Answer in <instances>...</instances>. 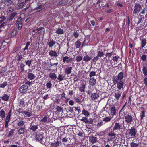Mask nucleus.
Instances as JSON below:
<instances>
[{
    "label": "nucleus",
    "mask_w": 147,
    "mask_h": 147,
    "mask_svg": "<svg viewBox=\"0 0 147 147\" xmlns=\"http://www.w3.org/2000/svg\"><path fill=\"white\" fill-rule=\"evenodd\" d=\"M28 86L26 85H23L19 88V91L21 93H25L28 90Z\"/></svg>",
    "instance_id": "nucleus-14"
},
{
    "label": "nucleus",
    "mask_w": 147,
    "mask_h": 147,
    "mask_svg": "<svg viewBox=\"0 0 147 147\" xmlns=\"http://www.w3.org/2000/svg\"><path fill=\"white\" fill-rule=\"evenodd\" d=\"M73 35L75 38H76L79 36V34L77 31H75L73 33Z\"/></svg>",
    "instance_id": "nucleus-64"
},
{
    "label": "nucleus",
    "mask_w": 147,
    "mask_h": 147,
    "mask_svg": "<svg viewBox=\"0 0 147 147\" xmlns=\"http://www.w3.org/2000/svg\"><path fill=\"white\" fill-rule=\"evenodd\" d=\"M25 62L26 65L28 66L29 67H31L32 63V59L30 60H25Z\"/></svg>",
    "instance_id": "nucleus-38"
},
{
    "label": "nucleus",
    "mask_w": 147,
    "mask_h": 147,
    "mask_svg": "<svg viewBox=\"0 0 147 147\" xmlns=\"http://www.w3.org/2000/svg\"><path fill=\"white\" fill-rule=\"evenodd\" d=\"M57 111L58 112H60L62 111V108L61 107V106H57L56 107Z\"/></svg>",
    "instance_id": "nucleus-59"
},
{
    "label": "nucleus",
    "mask_w": 147,
    "mask_h": 147,
    "mask_svg": "<svg viewBox=\"0 0 147 147\" xmlns=\"http://www.w3.org/2000/svg\"><path fill=\"white\" fill-rule=\"evenodd\" d=\"M129 134L131 136L130 138H134L136 137L137 130L135 128H134V127H131V129H128Z\"/></svg>",
    "instance_id": "nucleus-9"
},
{
    "label": "nucleus",
    "mask_w": 147,
    "mask_h": 147,
    "mask_svg": "<svg viewBox=\"0 0 147 147\" xmlns=\"http://www.w3.org/2000/svg\"><path fill=\"white\" fill-rule=\"evenodd\" d=\"M70 111L72 112H74L77 115H78L81 112L80 108L79 107H70Z\"/></svg>",
    "instance_id": "nucleus-13"
},
{
    "label": "nucleus",
    "mask_w": 147,
    "mask_h": 147,
    "mask_svg": "<svg viewBox=\"0 0 147 147\" xmlns=\"http://www.w3.org/2000/svg\"><path fill=\"white\" fill-rule=\"evenodd\" d=\"M55 44V42L51 38L48 43V45L49 47H52Z\"/></svg>",
    "instance_id": "nucleus-35"
},
{
    "label": "nucleus",
    "mask_w": 147,
    "mask_h": 147,
    "mask_svg": "<svg viewBox=\"0 0 147 147\" xmlns=\"http://www.w3.org/2000/svg\"><path fill=\"white\" fill-rule=\"evenodd\" d=\"M99 97V96L98 93H93L91 94V98L92 100H95Z\"/></svg>",
    "instance_id": "nucleus-22"
},
{
    "label": "nucleus",
    "mask_w": 147,
    "mask_h": 147,
    "mask_svg": "<svg viewBox=\"0 0 147 147\" xmlns=\"http://www.w3.org/2000/svg\"><path fill=\"white\" fill-rule=\"evenodd\" d=\"M55 32L58 34H62L64 33V31L63 29L59 28L56 30Z\"/></svg>",
    "instance_id": "nucleus-40"
},
{
    "label": "nucleus",
    "mask_w": 147,
    "mask_h": 147,
    "mask_svg": "<svg viewBox=\"0 0 147 147\" xmlns=\"http://www.w3.org/2000/svg\"><path fill=\"white\" fill-rule=\"evenodd\" d=\"M80 120L86 123H88V120L85 117H82Z\"/></svg>",
    "instance_id": "nucleus-57"
},
{
    "label": "nucleus",
    "mask_w": 147,
    "mask_h": 147,
    "mask_svg": "<svg viewBox=\"0 0 147 147\" xmlns=\"http://www.w3.org/2000/svg\"><path fill=\"white\" fill-rule=\"evenodd\" d=\"M131 147H138V144L137 143L132 142L130 143Z\"/></svg>",
    "instance_id": "nucleus-62"
},
{
    "label": "nucleus",
    "mask_w": 147,
    "mask_h": 147,
    "mask_svg": "<svg viewBox=\"0 0 147 147\" xmlns=\"http://www.w3.org/2000/svg\"><path fill=\"white\" fill-rule=\"evenodd\" d=\"M72 60V58H69V57L68 56H65L63 57V62L64 63H68L69 62H71Z\"/></svg>",
    "instance_id": "nucleus-20"
},
{
    "label": "nucleus",
    "mask_w": 147,
    "mask_h": 147,
    "mask_svg": "<svg viewBox=\"0 0 147 147\" xmlns=\"http://www.w3.org/2000/svg\"><path fill=\"white\" fill-rule=\"evenodd\" d=\"M9 98V96L7 94H5L2 97V99L5 101H7L8 100Z\"/></svg>",
    "instance_id": "nucleus-51"
},
{
    "label": "nucleus",
    "mask_w": 147,
    "mask_h": 147,
    "mask_svg": "<svg viewBox=\"0 0 147 147\" xmlns=\"http://www.w3.org/2000/svg\"><path fill=\"white\" fill-rule=\"evenodd\" d=\"M119 59H120V57L117 55V56H113L112 59L114 62H117L118 60Z\"/></svg>",
    "instance_id": "nucleus-48"
},
{
    "label": "nucleus",
    "mask_w": 147,
    "mask_h": 147,
    "mask_svg": "<svg viewBox=\"0 0 147 147\" xmlns=\"http://www.w3.org/2000/svg\"><path fill=\"white\" fill-rule=\"evenodd\" d=\"M109 115L113 117L116 114L117 109L115 106H113L109 109Z\"/></svg>",
    "instance_id": "nucleus-12"
},
{
    "label": "nucleus",
    "mask_w": 147,
    "mask_h": 147,
    "mask_svg": "<svg viewBox=\"0 0 147 147\" xmlns=\"http://www.w3.org/2000/svg\"><path fill=\"white\" fill-rule=\"evenodd\" d=\"M96 80L94 77L91 78L89 80V84L92 86H94L96 83Z\"/></svg>",
    "instance_id": "nucleus-21"
},
{
    "label": "nucleus",
    "mask_w": 147,
    "mask_h": 147,
    "mask_svg": "<svg viewBox=\"0 0 147 147\" xmlns=\"http://www.w3.org/2000/svg\"><path fill=\"white\" fill-rule=\"evenodd\" d=\"M95 55V53L94 51H90V56L87 55L84 56L83 58V60L85 62H88L92 59V57H94Z\"/></svg>",
    "instance_id": "nucleus-7"
},
{
    "label": "nucleus",
    "mask_w": 147,
    "mask_h": 147,
    "mask_svg": "<svg viewBox=\"0 0 147 147\" xmlns=\"http://www.w3.org/2000/svg\"><path fill=\"white\" fill-rule=\"evenodd\" d=\"M115 132V130L113 128L111 129L109 131L108 135L109 137H110L108 139L109 141H112L116 137Z\"/></svg>",
    "instance_id": "nucleus-5"
},
{
    "label": "nucleus",
    "mask_w": 147,
    "mask_h": 147,
    "mask_svg": "<svg viewBox=\"0 0 147 147\" xmlns=\"http://www.w3.org/2000/svg\"><path fill=\"white\" fill-rule=\"evenodd\" d=\"M122 126V125L119 123H115L114 126L113 127V128L115 130V132H116V130H120Z\"/></svg>",
    "instance_id": "nucleus-18"
},
{
    "label": "nucleus",
    "mask_w": 147,
    "mask_h": 147,
    "mask_svg": "<svg viewBox=\"0 0 147 147\" xmlns=\"http://www.w3.org/2000/svg\"><path fill=\"white\" fill-rule=\"evenodd\" d=\"M17 15V13L15 12H13L11 13L8 19L9 21H11Z\"/></svg>",
    "instance_id": "nucleus-37"
},
{
    "label": "nucleus",
    "mask_w": 147,
    "mask_h": 147,
    "mask_svg": "<svg viewBox=\"0 0 147 147\" xmlns=\"http://www.w3.org/2000/svg\"><path fill=\"white\" fill-rule=\"evenodd\" d=\"M64 76H63V75L59 74L58 76L57 79L59 80V81H61L62 80H64Z\"/></svg>",
    "instance_id": "nucleus-55"
},
{
    "label": "nucleus",
    "mask_w": 147,
    "mask_h": 147,
    "mask_svg": "<svg viewBox=\"0 0 147 147\" xmlns=\"http://www.w3.org/2000/svg\"><path fill=\"white\" fill-rule=\"evenodd\" d=\"M49 55L51 57H56L58 56L57 52L55 51L52 50L50 51Z\"/></svg>",
    "instance_id": "nucleus-27"
},
{
    "label": "nucleus",
    "mask_w": 147,
    "mask_h": 147,
    "mask_svg": "<svg viewBox=\"0 0 147 147\" xmlns=\"http://www.w3.org/2000/svg\"><path fill=\"white\" fill-rule=\"evenodd\" d=\"M25 4L24 2L20 3L18 5L17 8L18 9H20L22 8Z\"/></svg>",
    "instance_id": "nucleus-53"
},
{
    "label": "nucleus",
    "mask_w": 147,
    "mask_h": 147,
    "mask_svg": "<svg viewBox=\"0 0 147 147\" xmlns=\"http://www.w3.org/2000/svg\"><path fill=\"white\" fill-rule=\"evenodd\" d=\"M26 99V98L21 99L19 102V106H22L23 107H25L26 105L25 102Z\"/></svg>",
    "instance_id": "nucleus-26"
},
{
    "label": "nucleus",
    "mask_w": 147,
    "mask_h": 147,
    "mask_svg": "<svg viewBox=\"0 0 147 147\" xmlns=\"http://www.w3.org/2000/svg\"><path fill=\"white\" fill-rule=\"evenodd\" d=\"M25 124L24 122L22 120H18L17 121V125L18 127H22Z\"/></svg>",
    "instance_id": "nucleus-30"
},
{
    "label": "nucleus",
    "mask_w": 147,
    "mask_h": 147,
    "mask_svg": "<svg viewBox=\"0 0 147 147\" xmlns=\"http://www.w3.org/2000/svg\"><path fill=\"white\" fill-rule=\"evenodd\" d=\"M44 28L42 27H40L37 29L33 30V32L36 33H40V34H41V30Z\"/></svg>",
    "instance_id": "nucleus-34"
},
{
    "label": "nucleus",
    "mask_w": 147,
    "mask_h": 147,
    "mask_svg": "<svg viewBox=\"0 0 147 147\" xmlns=\"http://www.w3.org/2000/svg\"><path fill=\"white\" fill-rule=\"evenodd\" d=\"M124 72H121L119 73L118 75L116 76H113L112 78V81H115L116 83L119 81H122V80L124 78Z\"/></svg>",
    "instance_id": "nucleus-4"
},
{
    "label": "nucleus",
    "mask_w": 147,
    "mask_h": 147,
    "mask_svg": "<svg viewBox=\"0 0 147 147\" xmlns=\"http://www.w3.org/2000/svg\"><path fill=\"white\" fill-rule=\"evenodd\" d=\"M141 41V47L142 48H144L146 43V38H143L140 39Z\"/></svg>",
    "instance_id": "nucleus-31"
},
{
    "label": "nucleus",
    "mask_w": 147,
    "mask_h": 147,
    "mask_svg": "<svg viewBox=\"0 0 147 147\" xmlns=\"http://www.w3.org/2000/svg\"><path fill=\"white\" fill-rule=\"evenodd\" d=\"M82 113L86 116H88L89 115V113L86 110L84 109L82 111Z\"/></svg>",
    "instance_id": "nucleus-58"
},
{
    "label": "nucleus",
    "mask_w": 147,
    "mask_h": 147,
    "mask_svg": "<svg viewBox=\"0 0 147 147\" xmlns=\"http://www.w3.org/2000/svg\"><path fill=\"white\" fill-rule=\"evenodd\" d=\"M141 59L143 61H145L146 59V56L144 54H143L142 56H140Z\"/></svg>",
    "instance_id": "nucleus-61"
},
{
    "label": "nucleus",
    "mask_w": 147,
    "mask_h": 147,
    "mask_svg": "<svg viewBox=\"0 0 147 147\" xmlns=\"http://www.w3.org/2000/svg\"><path fill=\"white\" fill-rule=\"evenodd\" d=\"M61 142L57 140V141L50 143L49 144L50 147H60Z\"/></svg>",
    "instance_id": "nucleus-16"
},
{
    "label": "nucleus",
    "mask_w": 147,
    "mask_h": 147,
    "mask_svg": "<svg viewBox=\"0 0 147 147\" xmlns=\"http://www.w3.org/2000/svg\"><path fill=\"white\" fill-rule=\"evenodd\" d=\"M7 83L6 81H4L2 83L0 84V88H4L7 85Z\"/></svg>",
    "instance_id": "nucleus-56"
},
{
    "label": "nucleus",
    "mask_w": 147,
    "mask_h": 147,
    "mask_svg": "<svg viewBox=\"0 0 147 147\" xmlns=\"http://www.w3.org/2000/svg\"><path fill=\"white\" fill-rule=\"evenodd\" d=\"M103 125V121H101L99 123H98L96 125V126L98 128H99L101 126Z\"/></svg>",
    "instance_id": "nucleus-63"
},
{
    "label": "nucleus",
    "mask_w": 147,
    "mask_h": 147,
    "mask_svg": "<svg viewBox=\"0 0 147 147\" xmlns=\"http://www.w3.org/2000/svg\"><path fill=\"white\" fill-rule=\"evenodd\" d=\"M51 113L50 111H48L46 113L47 115L41 119L40 121L42 123H45L47 120L50 121L53 117V116L51 115Z\"/></svg>",
    "instance_id": "nucleus-2"
},
{
    "label": "nucleus",
    "mask_w": 147,
    "mask_h": 147,
    "mask_svg": "<svg viewBox=\"0 0 147 147\" xmlns=\"http://www.w3.org/2000/svg\"><path fill=\"white\" fill-rule=\"evenodd\" d=\"M104 55V54L103 52L98 51L97 56L94 57L92 59V62L94 63V64H96V61L98 59L99 57H102Z\"/></svg>",
    "instance_id": "nucleus-8"
},
{
    "label": "nucleus",
    "mask_w": 147,
    "mask_h": 147,
    "mask_svg": "<svg viewBox=\"0 0 147 147\" xmlns=\"http://www.w3.org/2000/svg\"><path fill=\"white\" fill-rule=\"evenodd\" d=\"M142 71L143 74L145 76L147 75V69L146 67L143 66L142 67Z\"/></svg>",
    "instance_id": "nucleus-52"
},
{
    "label": "nucleus",
    "mask_w": 147,
    "mask_h": 147,
    "mask_svg": "<svg viewBox=\"0 0 147 147\" xmlns=\"http://www.w3.org/2000/svg\"><path fill=\"white\" fill-rule=\"evenodd\" d=\"M10 119L6 117L5 121V127L6 128H8V124L10 121Z\"/></svg>",
    "instance_id": "nucleus-39"
},
{
    "label": "nucleus",
    "mask_w": 147,
    "mask_h": 147,
    "mask_svg": "<svg viewBox=\"0 0 147 147\" xmlns=\"http://www.w3.org/2000/svg\"><path fill=\"white\" fill-rule=\"evenodd\" d=\"M133 21L135 22V24H138L141 22V20L138 17H136L134 18Z\"/></svg>",
    "instance_id": "nucleus-49"
},
{
    "label": "nucleus",
    "mask_w": 147,
    "mask_h": 147,
    "mask_svg": "<svg viewBox=\"0 0 147 147\" xmlns=\"http://www.w3.org/2000/svg\"><path fill=\"white\" fill-rule=\"evenodd\" d=\"M89 141L92 143H94L97 142L98 140L97 139L96 137L92 136L89 138Z\"/></svg>",
    "instance_id": "nucleus-29"
},
{
    "label": "nucleus",
    "mask_w": 147,
    "mask_h": 147,
    "mask_svg": "<svg viewBox=\"0 0 147 147\" xmlns=\"http://www.w3.org/2000/svg\"><path fill=\"white\" fill-rule=\"evenodd\" d=\"M116 91L117 92L114 94V96L117 100H118L121 96L122 92L119 90H117Z\"/></svg>",
    "instance_id": "nucleus-25"
},
{
    "label": "nucleus",
    "mask_w": 147,
    "mask_h": 147,
    "mask_svg": "<svg viewBox=\"0 0 147 147\" xmlns=\"http://www.w3.org/2000/svg\"><path fill=\"white\" fill-rule=\"evenodd\" d=\"M72 67L67 66L65 69V73L67 75L70 74L71 73Z\"/></svg>",
    "instance_id": "nucleus-23"
},
{
    "label": "nucleus",
    "mask_w": 147,
    "mask_h": 147,
    "mask_svg": "<svg viewBox=\"0 0 147 147\" xmlns=\"http://www.w3.org/2000/svg\"><path fill=\"white\" fill-rule=\"evenodd\" d=\"M140 120H142L143 119L144 117H145V111L144 110H142L141 112V113L140 114Z\"/></svg>",
    "instance_id": "nucleus-44"
},
{
    "label": "nucleus",
    "mask_w": 147,
    "mask_h": 147,
    "mask_svg": "<svg viewBox=\"0 0 147 147\" xmlns=\"http://www.w3.org/2000/svg\"><path fill=\"white\" fill-rule=\"evenodd\" d=\"M5 73V69L3 68H1L0 70V78L4 76Z\"/></svg>",
    "instance_id": "nucleus-36"
},
{
    "label": "nucleus",
    "mask_w": 147,
    "mask_h": 147,
    "mask_svg": "<svg viewBox=\"0 0 147 147\" xmlns=\"http://www.w3.org/2000/svg\"><path fill=\"white\" fill-rule=\"evenodd\" d=\"M23 113L24 114V116L25 117H30L32 115V111L29 110L24 111L23 112Z\"/></svg>",
    "instance_id": "nucleus-19"
},
{
    "label": "nucleus",
    "mask_w": 147,
    "mask_h": 147,
    "mask_svg": "<svg viewBox=\"0 0 147 147\" xmlns=\"http://www.w3.org/2000/svg\"><path fill=\"white\" fill-rule=\"evenodd\" d=\"M52 85L51 82V81H50L49 82H47L46 84L47 88V89H50L52 86Z\"/></svg>",
    "instance_id": "nucleus-60"
},
{
    "label": "nucleus",
    "mask_w": 147,
    "mask_h": 147,
    "mask_svg": "<svg viewBox=\"0 0 147 147\" xmlns=\"http://www.w3.org/2000/svg\"><path fill=\"white\" fill-rule=\"evenodd\" d=\"M113 83L114 84H117V87L118 88V90H120L121 89L123 88L124 84L123 81H119L116 82L115 81H112Z\"/></svg>",
    "instance_id": "nucleus-10"
},
{
    "label": "nucleus",
    "mask_w": 147,
    "mask_h": 147,
    "mask_svg": "<svg viewBox=\"0 0 147 147\" xmlns=\"http://www.w3.org/2000/svg\"><path fill=\"white\" fill-rule=\"evenodd\" d=\"M83 59L82 56L78 55L75 58V61L76 62H79L80 61Z\"/></svg>",
    "instance_id": "nucleus-54"
},
{
    "label": "nucleus",
    "mask_w": 147,
    "mask_h": 147,
    "mask_svg": "<svg viewBox=\"0 0 147 147\" xmlns=\"http://www.w3.org/2000/svg\"><path fill=\"white\" fill-rule=\"evenodd\" d=\"M124 117L125 121L127 123H131L134 119L132 116L127 113L124 114Z\"/></svg>",
    "instance_id": "nucleus-3"
},
{
    "label": "nucleus",
    "mask_w": 147,
    "mask_h": 147,
    "mask_svg": "<svg viewBox=\"0 0 147 147\" xmlns=\"http://www.w3.org/2000/svg\"><path fill=\"white\" fill-rule=\"evenodd\" d=\"M142 8L141 5L138 3H136L134 6V9L133 11V14H136L138 13Z\"/></svg>",
    "instance_id": "nucleus-6"
},
{
    "label": "nucleus",
    "mask_w": 147,
    "mask_h": 147,
    "mask_svg": "<svg viewBox=\"0 0 147 147\" xmlns=\"http://www.w3.org/2000/svg\"><path fill=\"white\" fill-rule=\"evenodd\" d=\"M49 76L52 80H55L57 78L56 74L53 73H50L49 74Z\"/></svg>",
    "instance_id": "nucleus-33"
},
{
    "label": "nucleus",
    "mask_w": 147,
    "mask_h": 147,
    "mask_svg": "<svg viewBox=\"0 0 147 147\" xmlns=\"http://www.w3.org/2000/svg\"><path fill=\"white\" fill-rule=\"evenodd\" d=\"M5 113L3 109H2L0 111V117L3 119L5 117Z\"/></svg>",
    "instance_id": "nucleus-45"
},
{
    "label": "nucleus",
    "mask_w": 147,
    "mask_h": 147,
    "mask_svg": "<svg viewBox=\"0 0 147 147\" xmlns=\"http://www.w3.org/2000/svg\"><path fill=\"white\" fill-rule=\"evenodd\" d=\"M42 105L40 104L37 105L36 107V110L37 112H40V110L42 109Z\"/></svg>",
    "instance_id": "nucleus-41"
},
{
    "label": "nucleus",
    "mask_w": 147,
    "mask_h": 147,
    "mask_svg": "<svg viewBox=\"0 0 147 147\" xmlns=\"http://www.w3.org/2000/svg\"><path fill=\"white\" fill-rule=\"evenodd\" d=\"M38 125H30L29 129L30 131L32 132H35L38 129Z\"/></svg>",
    "instance_id": "nucleus-24"
},
{
    "label": "nucleus",
    "mask_w": 147,
    "mask_h": 147,
    "mask_svg": "<svg viewBox=\"0 0 147 147\" xmlns=\"http://www.w3.org/2000/svg\"><path fill=\"white\" fill-rule=\"evenodd\" d=\"M23 58V56L21 54L18 55L16 57V60L19 63Z\"/></svg>",
    "instance_id": "nucleus-47"
},
{
    "label": "nucleus",
    "mask_w": 147,
    "mask_h": 147,
    "mask_svg": "<svg viewBox=\"0 0 147 147\" xmlns=\"http://www.w3.org/2000/svg\"><path fill=\"white\" fill-rule=\"evenodd\" d=\"M18 134L20 135H24L26 132V129L25 126L20 128L18 131Z\"/></svg>",
    "instance_id": "nucleus-17"
},
{
    "label": "nucleus",
    "mask_w": 147,
    "mask_h": 147,
    "mask_svg": "<svg viewBox=\"0 0 147 147\" xmlns=\"http://www.w3.org/2000/svg\"><path fill=\"white\" fill-rule=\"evenodd\" d=\"M6 19V17L4 16H2L0 17V24H1L0 25V28H2L7 25L6 22H4Z\"/></svg>",
    "instance_id": "nucleus-15"
},
{
    "label": "nucleus",
    "mask_w": 147,
    "mask_h": 147,
    "mask_svg": "<svg viewBox=\"0 0 147 147\" xmlns=\"http://www.w3.org/2000/svg\"><path fill=\"white\" fill-rule=\"evenodd\" d=\"M35 139L36 141L42 144H45L46 140L45 139L44 133L40 131H37L35 133Z\"/></svg>",
    "instance_id": "nucleus-1"
},
{
    "label": "nucleus",
    "mask_w": 147,
    "mask_h": 147,
    "mask_svg": "<svg viewBox=\"0 0 147 147\" xmlns=\"http://www.w3.org/2000/svg\"><path fill=\"white\" fill-rule=\"evenodd\" d=\"M81 43L79 40H78L75 43V45L76 48H79L81 45Z\"/></svg>",
    "instance_id": "nucleus-50"
},
{
    "label": "nucleus",
    "mask_w": 147,
    "mask_h": 147,
    "mask_svg": "<svg viewBox=\"0 0 147 147\" xmlns=\"http://www.w3.org/2000/svg\"><path fill=\"white\" fill-rule=\"evenodd\" d=\"M14 9V7L13 6H10L7 9V12L9 13H11Z\"/></svg>",
    "instance_id": "nucleus-42"
},
{
    "label": "nucleus",
    "mask_w": 147,
    "mask_h": 147,
    "mask_svg": "<svg viewBox=\"0 0 147 147\" xmlns=\"http://www.w3.org/2000/svg\"><path fill=\"white\" fill-rule=\"evenodd\" d=\"M14 0H1L0 2V5H2V3H4L7 6H9L12 5L13 2Z\"/></svg>",
    "instance_id": "nucleus-11"
},
{
    "label": "nucleus",
    "mask_w": 147,
    "mask_h": 147,
    "mask_svg": "<svg viewBox=\"0 0 147 147\" xmlns=\"http://www.w3.org/2000/svg\"><path fill=\"white\" fill-rule=\"evenodd\" d=\"M25 66V65L23 62L20 63V67L21 72H23L24 71V68Z\"/></svg>",
    "instance_id": "nucleus-46"
},
{
    "label": "nucleus",
    "mask_w": 147,
    "mask_h": 147,
    "mask_svg": "<svg viewBox=\"0 0 147 147\" xmlns=\"http://www.w3.org/2000/svg\"><path fill=\"white\" fill-rule=\"evenodd\" d=\"M36 76L33 73L29 72L27 76V78L30 80H32L34 79Z\"/></svg>",
    "instance_id": "nucleus-28"
},
{
    "label": "nucleus",
    "mask_w": 147,
    "mask_h": 147,
    "mask_svg": "<svg viewBox=\"0 0 147 147\" xmlns=\"http://www.w3.org/2000/svg\"><path fill=\"white\" fill-rule=\"evenodd\" d=\"M113 117L111 116H110V117L109 116H106L105 117L103 118V121H105V122L107 123L109 122H110L112 119L113 118Z\"/></svg>",
    "instance_id": "nucleus-32"
},
{
    "label": "nucleus",
    "mask_w": 147,
    "mask_h": 147,
    "mask_svg": "<svg viewBox=\"0 0 147 147\" xmlns=\"http://www.w3.org/2000/svg\"><path fill=\"white\" fill-rule=\"evenodd\" d=\"M85 85L84 84H82L79 88V90L81 92H85Z\"/></svg>",
    "instance_id": "nucleus-43"
}]
</instances>
